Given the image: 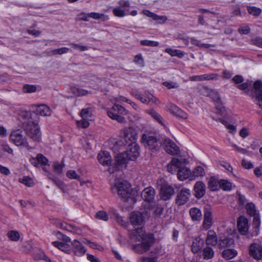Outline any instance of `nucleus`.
Instances as JSON below:
<instances>
[{
	"label": "nucleus",
	"mask_w": 262,
	"mask_h": 262,
	"mask_svg": "<svg viewBox=\"0 0 262 262\" xmlns=\"http://www.w3.org/2000/svg\"><path fill=\"white\" fill-rule=\"evenodd\" d=\"M133 236L138 241H141L140 244L133 246L134 251L139 254L147 252L155 241L153 234L145 232L142 228H138L134 230Z\"/></svg>",
	"instance_id": "f257e3e1"
},
{
	"label": "nucleus",
	"mask_w": 262,
	"mask_h": 262,
	"mask_svg": "<svg viewBox=\"0 0 262 262\" xmlns=\"http://www.w3.org/2000/svg\"><path fill=\"white\" fill-rule=\"evenodd\" d=\"M246 209L248 214L253 216L252 235H257L259 233L260 221L258 211L255 205L252 203H248L246 205Z\"/></svg>",
	"instance_id": "f03ea898"
},
{
	"label": "nucleus",
	"mask_w": 262,
	"mask_h": 262,
	"mask_svg": "<svg viewBox=\"0 0 262 262\" xmlns=\"http://www.w3.org/2000/svg\"><path fill=\"white\" fill-rule=\"evenodd\" d=\"M114 187L117 190L118 195L124 200L132 196V188L130 184L126 181L121 179L115 180Z\"/></svg>",
	"instance_id": "7ed1b4c3"
},
{
	"label": "nucleus",
	"mask_w": 262,
	"mask_h": 262,
	"mask_svg": "<svg viewBox=\"0 0 262 262\" xmlns=\"http://www.w3.org/2000/svg\"><path fill=\"white\" fill-rule=\"evenodd\" d=\"M107 114L112 119L116 120L120 123H124L126 120L123 116L126 115L127 111L121 105L115 104L107 110Z\"/></svg>",
	"instance_id": "20e7f679"
},
{
	"label": "nucleus",
	"mask_w": 262,
	"mask_h": 262,
	"mask_svg": "<svg viewBox=\"0 0 262 262\" xmlns=\"http://www.w3.org/2000/svg\"><path fill=\"white\" fill-rule=\"evenodd\" d=\"M10 141L17 146H23L30 149L31 148L28 144L27 138L23 135V132L19 129L12 132L10 135Z\"/></svg>",
	"instance_id": "39448f33"
},
{
	"label": "nucleus",
	"mask_w": 262,
	"mask_h": 262,
	"mask_svg": "<svg viewBox=\"0 0 262 262\" xmlns=\"http://www.w3.org/2000/svg\"><path fill=\"white\" fill-rule=\"evenodd\" d=\"M141 141L145 147L150 150H158L161 145V143L155 136L148 134H143Z\"/></svg>",
	"instance_id": "423d86ee"
},
{
	"label": "nucleus",
	"mask_w": 262,
	"mask_h": 262,
	"mask_svg": "<svg viewBox=\"0 0 262 262\" xmlns=\"http://www.w3.org/2000/svg\"><path fill=\"white\" fill-rule=\"evenodd\" d=\"M120 136L127 143L135 142L138 138V133L135 128L133 127L124 128L121 130Z\"/></svg>",
	"instance_id": "0eeeda50"
},
{
	"label": "nucleus",
	"mask_w": 262,
	"mask_h": 262,
	"mask_svg": "<svg viewBox=\"0 0 262 262\" xmlns=\"http://www.w3.org/2000/svg\"><path fill=\"white\" fill-rule=\"evenodd\" d=\"M118 4L119 6L113 10L114 15L121 17L128 15L129 11L126 8L130 7V4L129 1L121 0L119 1Z\"/></svg>",
	"instance_id": "6e6552de"
},
{
	"label": "nucleus",
	"mask_w": 262,
	"mask_h": 262,
	"mask_svg": "<svg viewBox=\"0 0 262 262\" xmlns=\"http://www.w3.org/2000/svg\"><path fill=\"white\" fill-rule=\"evenodd\" d=\"M140 155V147L137 143L133 142L129 143L126 151V158L129 160H135Z\"/></svg>",
	"instance_id": "1a4fd4ad"
},
{
	"label": "nucleus",
	"mask_w": 262,
	"mask_h": 262,
	"mask_svg": "<svg viewBox=\"0 0 262 262\" xmlns=\"http://www.w3.org/2000/svg\"><path fill=\"white\" fill-rule=\"evenodd\" d=\"M28 136L33 141L39 142L41 139V134L37 124L33 123L30 127L27 129Z\"/></svg>",
	"instance_id": "9d476101"
},
{
	"label": "nucleus",
	"mask_w": 262,
	"mask_h": 262,
	"mask_svg": "<svg viewBox=\"0 0 262 262\" xmlns=\"http://www.w3.org/2000/svg\"><path fill=\"white\" fill-rule=\"evenodd\" d=\"M209 96L211 97L214 101H216V113L221 116L225 117L226 116V111L225 108L219 101L220 97L218 92L215 90H211L209 93Z\"/></svg>",
	"instance_id": "9b49d317"
},
{
	"label": "nucleus",
	"mask_w": 262,
	"mask_h": 262,
	"mask_svg": "<svg viewBox=\"0 0 262 262\" xmlns=\"http://www.w3.org/2000/svg\"><path fill=\"white\" fill-rule=\"evenodd\" d=\"M163 145L165 151L169 154L174 155L180 152L179 147L170 139H165Z\"/></svg>",
	"instance_id": "f8f14e48"
},
{
	"label": "nucleus",
	"mask_w": 262,
	"mask_h": 262,
	"mask_svg": "<svg viewBox=\"0 0 262 262\" xmlns=\"http://www.w3.org/2000/svg\"><path fill=\"white\" fill-rule=\"evenodd\" d=\"M249 254L253 258L260 260L262 258V245L259 243H254L249 247Z\"/></svg>",
	"instance_id": "ddd939ff"
},
{
	"label": "nucleus",
	"mask_w": 262,
	"mask_h": 262,
	"mask_svg": "<svg viewBox=\"0 0 262 262\" xmlns=\"http://www.w3.org/2000/svg\"><path fill=\"white\" fill-rule=\"evenodd\" d=\"M174 192V188L171 186L164 183L161 187L160 195L162 200L166 201L171 198Z\"/></svg>",
	"instance_id": "4468645a"
},
{
	"label": "nucleus",
	"mask_w": 262,
	"mask_h": 262,
	"mask_svg": "<svg viewBox=\"0 0 262 262\" xmlns=\"http://www.w3.org/2000/svg\"><path fill=\"white\" fill-rule=\"evenodd\" d=\"M237 229L239 232L242 235H247L249 229V224L248 219L244 216H240L237 221Z\"/></svg>",
	"instance_id": "2eb2a0df"
},
{
	"label": "nucleus",
	"mask_w": 262,
	"mask_h": 262,
	"mask_svg": "<svg viewBox=\"0 0 262 262\" xmlns=\"http://www.w3.org/2000/svg\"><path fill=\"white\" fill-rule=\"evenodd\" d=\"M125 154H120L116 157V163L112 167L108 169V171L110 173H113L115 171L120 169L122 165L125 164L127 161Z\"/></svg>",
	"instance_id": "dca6fc26"
},
{
	"label": "nucleus",
	"mask_w": 262,
	"mask_h": 262,
	"mask_svg": "<svg viewBox=\"0 0 262 262\" xmlns=\"http://www.w3.org/2000/svg\"><path fill=\"white\" fill-rule=\"evenodd\" d=\"M190 196V190L186 188H183L177 194L176 203L179 205H183L189 200Z\"/></svg>",
	"instance_id": "f3484780"
},
{
	"label": "nucleus",
	"mask_w": 262,
	"mask_h": 262,
	"mask_svg": "<svg viewBox=\"0 0 262 262\" xmlns=\"http://www.w3.org/2000/svg\"><path fill=\"white\" fill-rule=\"evenodd\" d=\"M54 223L58 227L61 229L70 231L76 234H79L81 233L80 229L70 224H68L65 222H63L58 219H55Z\"/></svg>",
	"instance_id": "a211bd4d"
},
{
	"label": "nucleus",
	"mask_w": 262,
	"mask_h": 262,
	"mask_svg": "<svg viewBox=\"0 0 262 262\" xmlns=\"http://www.w3.org/2000/svg\"><path fill=\"white\" fill-rule=\"evenodd\" d=\"M34 107L35 113L43 117L50 116L52 113L51 108L45 104L35 105Z\"/></svg>",
	"instance_id": "6ab92c4d"
},
{
	"label": "nucleus",
	"mask_w": 262,
	"mask_h": 262,
	"mask_svg": "<svg viewBox=\"0 0 262 262\" xmlns=\"http://www.w3.org/2000/svg\"><path fill=\"white\" fill-rule=\"evenodd\" d=\"M130 222L134 226H142L144 223V218L142 213L133 212L130 215Z\"/></svg>",
	"instance_id": "aec40b11"
},
{
	"label": "nucleus",
	"mask_w": 262,
	"mask_h": 262,
	"mask_svg": "<svg viewBox=\"0 0 262 262\" xmlns=\"http://www.w3.org/2000/svg\"><path fill=\"white\" fill-rule=\"evenodd\" d=\"M206 185L202 181H198L193 187L195 196L198 199L202 198L206 193Z\"/></svg>",
	"instance_id": "412c9836"
},
{
	"label": "nucleus",
	"mask_w": 262,
	"mask_h": 262,
	"mask_svg": "<svg viewBox=\"0 0 262 262\" xmlns=\"http://www.w3.org/2000/svg\"><path fill=\"white\" fill-rule=\"evenodd\" d=\"M155 196V190L151 187H147L144 189L141 192L142 199L146 202H151Z\"/></svg>",
	"instance_id": "4be33fe9"
},
{
	"label": "nucleus",
	"mask_w": 262,
	"mask_h": 262,
	"mask_svg": "<svg viewBox=\"0 0 262 262\" xmlns=\"http://www.w3.org/2000/svg\"><path fill=\"white\" fill-rule=\"evenodd\" d=\"M253 86L256 91V104L262 109V82L256 81L254 82Z\"/></svg>",
	"instance_id": "5701e85b"
},
{
	"label": "nucleus",
	"mask_w": 262,
	"mask_h": 262,
	"mask_svg": "<svg viewBox=\"0 0 262 262\" xmlns=\"http://www.w3.org/2000/svg\"><path fill=\"white\" fill-rule=\"evenodd\" d=\"M97 159L99 163L103 166H110L112 162V158L110 153L103 151L98 154Z\"/></svg>",
	"instance_id": "b1692460"
},
{
	"label": "nucleus",
	"mask_w": 262,
	"mask_h": 262,
	"mask_svg": "<svg viewBox=\"0 0 262 262\" xmlns=\"http://www.w3.org/2000/svg\"><path fill=\"white\" fill-rule=\"evenodd\" d=\"M212 225V214L209 208H205L204 218L203 227L205 229H208Z\"/></svg>",
	"instance_id": "393cba45"
},
{
	"label": "nucleus",
	"mask_w": 262,
	"mask_h": 262,
	"mask_svg": "<svg viewBox=\"0 0 262 262\" xmlns=\"http://www.w3.org/2000/svg\"><path fill=\"white\" fill-rule=\"evenodd\" d=\"M73 250L75 254L78 256L83 255L86 252V249L82 244L77 240H74L72 243Z\"/></svg>",
	"instance_id": "a878e982"
},
{
	"label": "nucleus",
	"mask_w": 262,
	"mask_h": 262,
	"mask_svg": "<svg viewBox=\"0 0 262 262\" xmlns=\"http://www.w3.org/2000/svg\"><path fill=\"white\" fill-rule=\"evenodd\" d=\"M142 13L147 17L151 18L153 20L158 21L160 24L164 23L167 20V18L166 16H159L148 10H143Z\"/></svg>",
	"instance_id": "bb28decb"
},
{
	"label": "nucleus",
	"mask_w": 262,
	"mask_h": 262,
	"mask_svg": "<svg viewBox=\"0 0 262 262\" xmlns=\"http://www.w3.org/2000/svg\"><path fill=\"white\" fill-rule=\"evenodd\" d=\"M31 163L35 167L40 164L43 165H46L48 163V160L42 154H38L36 158H31L30 159Z\"/></svg>",
	"instance_id": "cd10ccee"
},
{
	"label": "nucleus",
	"mask_w": 262,
	"mask_h": 262,
	"mask_svg": "<svg viewBox=\"0 0 262 262\" xmlns=\"http://www.w3.org/2000/svg\"><path fill=\"white\" fill-rule=\"evenodd\" d=\"M218 241L216 233L212 230H209L206 239V244L217 246Z\"/></svg>",
	"instance_id": "c85d7f7f"
},
{
	"label": "nucleus",
	"mask_w": 262,
	"mask_h": 262,
	"mask_svg": "<svg viewBox=\"0 0 262 262\" xmlns=\"http://www.w3.org/2000/svg\"><path fill=\"white\" fill-rule=\"evenodd\" d=\"M178 178L181 180L183 181L188 178L191 180V171L187 167H182L178 170Z\"/></svg>",
	"instance_id": "c756f323"
},
{
	"label": "nucleus",
	"mask_w": 262,
	"mask_h": 262,
	"mask_svg": "<svg viewBox=\"0 0 262 262\" xmlns=\"http://www.w3.org/2000/svg\"><path fill=\"white\" fill-rule=\"evenodd\" d=\"M234 244L232 238L229 237H221L219 239L217 247L220 249L227 248L232 246Z\"/></svg>",
	"instance_id": "7c9ffc66"
},
{
	"label": "nucleus",
	"mask_w": 262,
	"mask_h": 262,
	"mask_svg": "<svg viewBox=\"0 0 262 262\" xmlns=\"http://www.w3.org/2000/svg\"><path fill=\"white\" fill-rule=\"evenodd\" d=\"M139 100L143 103L148 104L150 102L156 103V98H155L151 94L147 92H145L143 95L139 96Z\"/></svg>",
	"instance_id": "2f4dec72"
},
{
	"label": "nucleus",
	"mask_w": 262,
	"mask_h": 262,
	"mask_svg": "<svg viewBox=\"0 0 262 262\" xmlns=\"http://www.w3.org/2000/svg\"><path fill=\"white\" fill-rule=\"evenodd\" d=\"M180 161L176 158H173L167 165V171L171 173L175 172L180 167Z\"/></svg>",
	"instance_id": "473e14b6"
},
{
	"label": "nucleus",
	"mask_w": 262,
	"mask_h": 262,
	"mask_svg": "<svg viewBox=\"0 0 262 262\" xmlns=\"http://www.w3.org/2000/svg\"><path fill=\"white\" fill-rule=\"evenodd\" d=\"M204 240L200 237H196L193 242L191 246V250L193 253H198L203 247Z\"/></svg>",
	"instance_id": "72a5a7b5"
},
{
	"label": "nucleus",
	"mask_w": 262,
	"mask_h": 262,
	"mask_svg": "<svg viewBox=\"0 0 262 262\" xmlns=\"http://www.w3.org/2000/svg\"><path fill=\"white\" fill-rule=\"evenodd\" d=\"M189 214L191 218L193 221H200L202 219V212L200 209L194 207L189 210Z\"/></svg>",
	"instance_id": "f704fd0d"
},
{
	"label": "nucleus",
	"mask_w": 262,
	"mask_h": 262,
	"mask_svg": "<svg viewBox=\"0 0 262 262\" xmlns=\"http://www.w3.org/2000/svg\"><path fill=\"white\" fill-rule=\"evenodd\" d=\"M205 175L204 169L200 166H196L191 172V180H193L195 178L203 177Z\"/></svg>",
	"instance_id": "c9c22d12"
},
{
	"label": "nucleus",
	"mask_w": 262,
	"mask_h": 262,
	"mask_svg": "<svg viewBox=\"0 0 262 262\" xmlns=\"http://www.w3.org/2000/svg\"><path fill=\"white\" fill-rule=\"evenodd\" d=\"M220 181L214 177H211L208 181V187L211 191H217L220 188Z\"/></svg>",
	"instance_id": "e433bc0d"
},
{
	"label": "nucleus",
	"mask_w": 262,
	"mask_h": 262,
	"mask_svg": "<svg viewBox=\"0 0 262 262\" xmlns=\"http://www.w3.org/2000/svg\"><path fill=\"white\" fill-rule=\"evenodd\" d=\"M52 244L55 247L66 253H69L70 252V246L64 243L55 241L53 242Z\"/></svg>",
	"instance_id": "4c0bfd02"
},
{
	"label": "nucleus",
	"mask_w": 262,
	"mask_h": 262,
	"mask_svg": "<svg viewBox=\"0 0 262 262\" xmlns=\"http://www.w3.org/2000/svg\"><path fill=\"white\" fill-rule=\"evenodd\" d=\"M70 49L67 47H62L47 51V55L49 56H53L56 55H62L67 53Z\"/></svg>",
	"instance_id": "58836bf2"
},
{
	"label": "nucleus",
	"mask_w": 262,
	"mask_h": 262,
	"mask_svg": "<svg viewBox=\"0 0 262 262\" xmlns=\"http://www.w3.org/2000/svg\"><path fill=\"white\" fill-rule=\"evenodd\" d=\"M237 251L234 249H227L222 252V256L226 259H230L236 256Z\"/></svg>",
	"instance_id": "ea45409f"
},
{
	"label": "nucleus",
	"mask_w": 262,
	"mask_h": 262,
	"mask_svg": "<svg viewBox=\"0 0 262 262\" xmlns=\"http://www.w3.org/2000/svg\"><path fill=\"white\" fill-rule=\"evenodd\" d=\"M165 52L170 55L171 56H177L179 58H182L184 54L181 50L177 49H172L171 48H166Z\"/></svg>",
	"instance_id": "a19ab883"
},
{
	"label": "nucleus",
	"mask_w": 262,
	"mask_h": 262,
	"mask_svg": "<svg viewBox=\"0 0 262 262\" xmlns=\"http://www.w3.org/2000/svg\"><path fill=\"white\" fill-rule=\"evenodd\" d=\"M146 113L150 115L154 119L157 121L160 124L164 125L162 117L154 110H148Z\"/></svg>",
	"instance_id": "79ce46f5"
},
{
	"label": "nucleus",
	"mask_w": 262,
	"mask_h": 262,
	"mask_svg": "<svg viewBox=\"0 0 262 262\" xmlns=\"http://www.w3.org/2000/svg\"><path fill=\"white\" fill-rule=\"evenodd\" d=\"M88 16L94 19H101L103 21H106L108 19V16L107 15L97 12H91L89 13Z\"/></svg>",
	"instance_id": "37998d69"
},
{
	"label": "nucleus",
	"mask_w": 262,
	"mask_h": 262,
	"mask_svg": "<svg viewBox=\"0 0 262 262\" xmlns=\"http://www.w3.org/2000/svg\"><path fill=\"white\" fill-rule=\"evenodd\" d=\"M220 188L225 191H229L231 190L232 184L227 180L222 179L220 180Z\"/></svg>",
	"instance_id": "c03bdc74"
},
{
	"label": "nucleus",
	"mask_w": 262,
	"mask_h": 262,
	"mask_svg": "<svg viewBox=\"0 0 262 262\" xmlns=\"http://www.w3.org/2000/svg\"><path fill=\"white\" fill-rule=\"evenodd\" d=\"M72 93L76 97L85 96L89 94V92L84 89L74 87L71 89Z\"/></svg>",
	"instance_id": "a18cd8bd"
},
{
	"label": "nucleus",
	"mask_w": 262,
	"mask_h": 262,
	"mask_svg": "<svg viewBox=\"0 0 262 262\" xmlns=\"http://www.w3.org/2000/svg\"><path fill=\"white\" fill-rule=\"evenodd\" d=\"M214 256V251L212 248L207 247L203 250V256L205 259L212 258Z\"/></svg>",
	"instance_id": "49530a36"
},
{
	"label": "nucleus",
	"mask_w": 262,
	"mask_h": 262,
	"mask_svg": "<svg viewBox=\"0 0 262 262\" xmlns=\"http://www.w3.org/2000/svg\"><path fill=\"white\" fill-rule=\"evenodd\" d=\"M7 235L10 240L14 242L18 241L20 238L19 233L16 230H10Z\"/></svg>",
	"instance_id": "de8ad7c7"
},
{
	"label": "nucleus",
	"mask_w": 262,
	"mask_h": 262,
	"mask_svg": "<svg viewBox=\"0 0 262 262\" xmlns=\"http://www.w3.org/2000/svg\"><path fill=\"white\" fill-rule=\"evenodd\" d=\"M190 42L192 45L200 48H209L212 46V45L210 44L202 43L200 40L193 37L191 38Z\"/></svg>",
	"instance_id": "09e8293b"
},
{
	"label": "nucleus",
	"mask_w": 262,
	"mask_h": 262,
	"mask_svg": "<svg viewBox=\"0 0 262 262\" xmlns=\"http://www.w3.org/2000/svg\"><path fill=\"white\" fill-rule=\"evenodd\" d=\"M80 116L83 119L91 120L92 114L89 108H83L80 112Z\"/></svg>",
	"instance_id": "8fccbe9b"
},
{
	"label": "nucleus",
	"mask_w": 262,
	"mask_h": 262,
	"mask_svg": "<svg viewBox=\"0 0 262 262\" xmlns=\"http://www.w3.org/2000/svg\"><path fill=\"white\" fill-rule=\"evenodd\" d=\"M248 12L255 16H258L261 12V10L254 6H248L247 7Z\"/></svg>",
	"instance_id": "3c124183"
},
{
	"label": "nucleus",
	"mask_w": 262,
	"mask_h": 262,
	"mask_svg": "<svg viewBox=\"0 0 262 262\" xmlns=\"http://www.w3.org/2000/svg\"><path fill=\"white\" fill-rule=\"evenodd\" d=\"M23 90L24 93H32L35 92L37 90V88L34 85L25 84L23 86Z\"/></svg>",
	"instance_id": "603ef678"
},
{
	"label": "nucleus",
	"mask_w": 262,
	"mask_h": 262,
	"mask_svg": "<svg viewBox=\"0 0 262 262\" xmlns=\"http://www.w3.org/2000/svg\"><path fill=\"white\" fill-rule=\"evenodd\" d=\"M134 62L141 67L144 66V60L141 54H137L135 56Z\"/></svg>",
	"instance_id": "864d4df0"
},
{
	"label": "nucleus",
	"mask_w": 262,
	"mask_h": 262,
	"mask_svg": "<svg viewBox=\"0 0 262 262\" xmlns=\"http://www.w3.org/2000/svg\"><path fill=\"white\" fill-rule=\"evenodd\" d=\"M140 43L142 46L149 47H157L159 45L158 42L148 40H142L140 41Z\"/></svg>",
	"instance_id": "5fc2aeb1"
},
{
	"label": "nucleus",
	"mask_w": 262,
	"mask_h": 262,
	"mask_svg": "<svg viewBox=\"0 0 262 262\" xmlns=\"http://www.w3.org/2000/svg\"><path fill=\"white\" fill-rule=\"evenodd\" d=\"M172 114L176 117H180L184 119H186L188 118L187 114L179 107L178 110L176 111Z\"/></svg>",
	"instance_id": "6e6d98bb"
},
{
	"label": "nucleus",
	"mask_w": 262,
	"mask_h": 262,
	"mask_svg": "<svg viewBox=\"0 0 262 262\" xmlns=\"http://www.w3.org/2000/svg\"><path fill=\"white\" fill-rule=\"evenodd\" d=\"M172 114L176 117H180L184 119H186L188 118L187 114L179 107L178 110L176 111Z\"/></svg>",
	"instance_id": "4d7b16f0"
},
{
	"label": "nucleus",
	"mask_w": 262,
	"mask_h": 262,
	"mask_svg": "<svg viewBox=\"0 0 262 262\" xmlns=\"http://www.w3.org/2000/svg\"><path fill=\"white\" fill-rule=\"evenodd\" d=\"M67 176L71 179H76L80 180V176L78 175L74 170H70L67 171Z\"/></svg>",
	"instance_id": "13d9d810"
},
{
	"label": "nucleus",
	"mask_w": 262,
	"mask_h": 262,
	"mask_svg": "<svg viewBox=\"0 0 262 262\" xmlns=\"http://www.w3.org/2000/svg\"><path fill=\"white\" fill-rule=\"evenodd\" d=\"M96 217L98 219L106 221L108 220V215L105 211H99L96 213Z\"/></svg>",
	"instance_id": "bf43d9fd"
},
{
	"label": "nucleus",
	"mask_w": 262,
	"mask_h": 262,
	"mask_svg": "<svg viewBox=\"0 0 262 262\" xmlns=\"http://www.w3.org/2000/svg\"><path fill=\"white\" fill-rule=\"evenodd\" d=\"M217 121H220L228 129H229L230 132L235 131V127L233 125L229 124L227 121H225L221 118H219Z\"/></svg>",
	"instance_id": "052dcab7"
},
{
	"label": "nucleus",
	"mask_w": 262,
	"mask_h": 262,
	"mask_svg": "<svg viewBox=\"0 0 262 262\" xmlns=\"http://www.w3.org/2000/svg\"><path fill=\"white\" fill-rule=\"evenodd\" d=\"M163 84L168 89H177L179 88V84L172 81H165L163 83Z\"/></svg>",
	"instance_id": "680f3d73"
},
{
	"label": "nucleus",
	"mask_w": 262,
	"mask_h": 262,
	"mask_svg": "<svg viewBox=\"0 0 262 262\" xmlns=\"http://www.w3.org/2000/svg\"><path fill=\"white\" fill-rule=\"evenodd\" d=\"M73 48L77 49L80 51H84L88 50V47L78 43H71L70 44Z\"/></svg>",
	"instance_id": "e2e57ef3"
},
{
	"label": "nucleus",
	"mask_w": 262,
	"mask_h": 262,
	"mask_svg": "<svg viewBox=\"0 0 262 262\" xmlns=\"http://www.w3.org/2000/svg\"><path fill=\"white\" fill-rule=\"evenodd\" d=\"M89 120H90L83 119L82 118L81 120L78 121L77 122V124L78 126L79 127H81L84 128H87L90 125V123L89 122Z\"/></svg>",
	"instance_id": "0e129e2a"
},
{
	"label": "nucleus",
	"mask_w": 262,
	"mask_h": 262,
	"mask_svg": "<svg viewBox=\"0 0 262 262\" xmlns=\"http://www.w3.org/2000/svg\"><path fill=\"white\" fill-rule=\"evenodd\" d=\"M55 171L58 173H60L62 172V168L64 167V165L60 164V163L56 162H55L53 165Z\"/></svg>",
	"instance_id": "69168bd1"
},
{
	"label": "nucleus",
	"mask_w": 262,
	"mask_h": 262,
	"mask_svg": "<svg viewBox=\"0 0 262 262\" xmlns=\"http://www.w3.org/2000/svg\"><path fill=\"white\" fill-rule=\"evenodd\" d=\"M20 182L29 187L31 186L33 184L32 179L29 177H24L23 179L20 180Z\"/></svg>",
	"instance_id": "338daca9"
},
{
	"label": "nucleus",
	"mask_w": 262,
	"mask_h": 262,
	"mask_svg": "<svg viewBox=\"0 0 262 262\" xmlns=\"http://www.w3.org/2000/svg\"><path fill=\"white\" fill-rule=\"evenodd\" d=\"M189 79L191 81H203L205 80V75H196V76H191L189 78Z\"/></svg>",
	"instance_id": "774afa93"
}]
</instances>
